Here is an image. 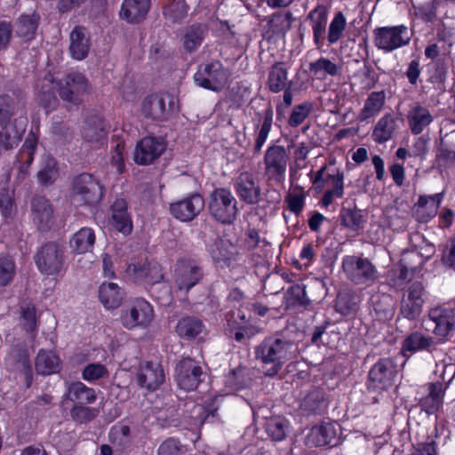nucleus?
Segmentation results:
<instances>
[{"instance_id":"a878e982","label":"nucleus","mask_w":455,"mask_h":455,"mask_svg":"<svg viewBox=\"0 0 455 455\" xmlns=\"http://www.w3.org/2000/svg\"><path fill=\"white\" fill-rule=\"evenodd\" d=\"M7 362L24 376L25 385L29 387L33 382V371L26 346L14 345L8 354Z\"/></svg>"},{"instance_id":"412c9836","label":"nucleus","mask_w":455,"mask_h":455,"mask_svg":"<svg viewBox=\"0 0 455 455\" xmlns=\"http://www.w3.org/2000/svg\"><path fill=\"white\" fill-rule=\"evenodd\" d=\"M236 195L246 204H256L261 200L260 188L253 174L242 172L234 184Z\"/></svg>"},{"instance_id":"473e14b6","label":"nucleus","mask_w":455,"mask_h":455,"mask_svg":"<svg viewBox=\"0 0 455 455\" xmlns=\"http://www.w3.org/2000/svg\"><path fill=\"white\" fill-rule=\"evenodd\" d=\"M210 254L220 267H230L236 260L238 251L235 244L220 239L212 245Z\"/></svg>"},{"instance_id":"a211bd4d","label":"nucleus","mask_w":455,"mask_h":455,"mask_svg":"<svg viewBox=\"0 0 455 455\" xmlns=\"http://www.w3.org/2000/svg\"><path fill=\"white\" fill-rule=\"evenodd\" d=\"M395 372V365L392 359H380L369 371L368 387L377 390L387 389L392 385Z\"/></svg>"},{"instance_id":"680f3d73","label":"nucleus","mask_w":455,"mask_h":455,"mask_svg":"<svg viewBox=\"0 0 455 455\" xmlns=\"http://www.w3.org/2000/svg\"><path fill=\"white\" fill-rule=\"evenodd\" d=\"M436 167L441 172L455 165V148H448L443 142L435 156Z\"/></svg>"},{"instance_id":"69168bd1","label":"nucleus","mask_w":455,"mask_h":455,"mask_svg":"<svg viewBox=\"0 0 455 455\" xmlns=\"http://www.w3.org/2000/svg\"><path fill=\"white\" fill-rule=\"evenodd\" d=\"M305 287L290 286L284 297L287 307L296 305L307 306L310 303L309 299L306 295Z\"/></svg>"},{"instance_id":"de8ad7c7","label":"nucleus","mask_w":455,"mask_h":455,"mask_svg":"<svg viewBox=\"0 0 455 455\" xmlns=\"http://www.w3.org/2000/svg\"><path fill=\"white\" fill-rule=\"evenodd\" d=\"M95 233L91 228H82L76 232L71 240L70 247L78 254L92 251L95 244Z\"/></svg>"},{"instance_id":"aec40b11","label":"nucleus","mask_w":455,"mask_h":455,"mask_svg":"<svg viewBox=\"0 0 455 455\" xmlns=\"http://www.w3.org/2000/svg\"><path fill=\"white\" fill-rule=\"evenodd\" d=\"M423 286H409L403 292L401 301V314L409 320L417 319L425 303Z\"/></svg>"},{"instance_id":"ea45409f","label":"nucleus","mask_w":455,"mask_h":455,"mask_svg":"<svg viewBox=\"0 0 455 455\" xmlns=\"http://www.w3.org/2000/svg\"><path fill=\"white\" fill-rule=\"evenodd\" d=\"M288 70L283 61L275 62L269 68L267 86L272 93H279L288 86Z\"/></svg>"},{"instance_id":"f704fd0d","label":"nucleus","mask_w":455,"mask_h":455,"mask_svg":"<svg viewBox=\"0 0 455 455\" xmlns=\"http://www.w3.org/2000/svg\"><path fill=\"white\" fill-rule=\"evenodd\" d=\"M434 117L428 108L416 105L407 114L408 126L413 135H419L433 122Z\"/></svg>"},{"instance_id":"423d86ee","label":"nucleus","mask_w":455,"mask_h":455,"mask_svg":"<svg viewBox=\"0 0 455 455\" xmlns=\"http://www.w3.org/2000/svg\"><path fill=\"white\" fill-rule=\"evenodd\" d=\"M209 213L224 225L235 222L238 215L237 201L228 188H215L209 197Z\"/></svg>"},{"instance_id":"cd10ccee","label":"nucleus","mask_w":455,"mask_h":455,"mask_svg":"<svg viewBox=\"0 0 455 455\" xmlns=\"http://www.w3.org/2000/svg\"><path fill=\"white\" fill-rule=\"evenodd\" d=\"M176 284H197L204 276L203 268L191 259H180L175 267Z\"/></svg>"},{"instance_id":"c85d7f7f","label":"nucleus","mask_w":455,"mask_h":455,"mask_svg":"<svg viewBox=\"0 0 455 455\" xmlns=\"http://www.w3.org/2000/svg\"><path fill=\"white\" fill-rule=\"evenodd\" d=\"M37 144V136L33 132H30L16 156L15 165L19 170V178L24 179L28 174V170L34 161Z\"/></svg>"},{"instance_id":"7c9ffc66","label":"nucleus","mask_w":455,"mask_h":455,"mask_svg":"<svg viewBox=\"0 0 455 455\" xmlns=\"http://www.w3.org/2000/svg\"><path fill=\"white\" fill-rule=\"evenodd\" d=\"M437 343L438 341H436L434 337L425 334L420 331H415L403 339L402 343V352L403 355H406L407 352L410 354L422 350L433 352Z\"/></svg>"},{"instance_id":"a18cd8bd","label":"nucleus","mask_w":455,"mask_h":455,"mask_svg":"<svg viewBox=\"0 0 455 455\" xmlns=\"http://www.w3.org/2000/svg\"><path fill=\"white\" fill-rule=\"evenodd\" d=\"M340 68L330 59L320 57L308 64L311 76L317 80H325L328 76H336Z\"/></svg>"},{"instance_id":"bf43d9fd","label":"nucleus","mask_w":455,"mask_h":455,"mask_svg":"<svg viewBox=\"0 0 455 455\" xmlns=\"http://www.w3.org/2000/svg\"><path fill=\"white\" fill-rule=\"evenodd\" d=\"M314 110V103L312 101H304L295 105L290 116L287 119V124L291 128H297L304 123Z\"/></svg>"},{"instance_id":"1a4fd4ad","label":"nucleus","mask_w":455,"mask_h":455,"mask_svg":"<svg viewBox=\"0 0 455 455\" xmlns=\"http://www.w3.org/2000/svg\"><path fill=\"white\" fill-rule=\"evenodd\" d=\"M342 269L347 279L356 284L373 283L379 278V272L375 265L368 258L362 256H344Z\"/></svg>"},{"instance_id":"3c124183","label":"nucleus","mask_w":455,"mask_h":455,"mask_svg":"<svg viewBox=\"0 0 455 455\" xmlns=\"http://www.w3.org/2000/svg\"><path fill=\"white\" fill-rule=\"evenodd\" d=\"M410 245L412 251L420 256L421 260H425V263L427 262L436 251L435 244L428 241L425 235L420 232H415L411 235Z\"/></svg>"},{"instance_id":"dca6fc26","label":"nucleus","mask_w":455,"mask_h":455,"mask_svg":"<svg viewBox=\"0 0 455 455\" xmlns=\"http://www.w3.org/2000/svg\"><path fill=\"white\" fill-rule=\"evenodd\" d=\"M153 318V307L143 299H137L132 302L122 316L123 324L130 330L137 327L145 328L150 324Z\"/></svg>"},{"instance_id":"f8f14e48","label":"nucleus","mask_w":455,"mask_h":455,"mask_svg":"<svg viewBox=\"0 0 455 455\" xmlns=\"http://www.w3.org/2000/svg\"><path fill=\"white\" fill-rule=\"evenodd\" d=\"M166 140L162 136L148 135L136 143L133 152V161L138 165H150L165 152Z\"/></svg>"},{"instance_id":"2f4dec72","label":"nucleus","mask_w":455,"mask_h":455,"mask_svg":"<svg viewBox=\"0 0 455 455\" xmlns=\"http://www.w3.org/2000/svg\"><path fill=\"white\" fill-rule=\"evenodd\" d=\"M397 129V118L391 113H386L373 127L371 138L377 144H385L392 140Z\"/></svg>"},{"instance_id":"bb28decb","label":"nucleus","mask_w":455,"mask_h":455,"mask_svg":"<svg viewBox=\"0 0 455 455\" xmlns=\"http://www.w3.org/2000/svg\"><path fill=\"white\" fill-rule=\"evenodd\" d=\"M424 265L425 260H421L420 256L412 250L404 251L397 266L394 268V273L398 279L410 282L421 272Z\"/></svg>"},{"instance_id":"58836bf2","label":"nucleus","mask_w":455,"mask_h":455,"mask_svg":"<svg viewBox=\"0 0 455 455\" xmlns=\"http://www.w3.org/2000/svg\"><path fill=\"white\" fill-rule=\"evenodd\" d=\"M40 16L34 12L31 14L22 13L16 20L17 36L30 42L36 38V31L39 26Z\"/></svg>"},{"instance_id":"4be33fe9","label":"nucleus","mask_w":455,"mask_h":455,"mask_svg":"<svg viewBox=\"0 0 455 455\" xmlns=\"http://www.w3.org/2000/svg\"><path fill=\"white\" fill-rule=\"evenodd\" d=\"M31 215L33 222L41 232L51 229L53 220V206L44 196H36L31 201Z\"/></svg>"},{"instance_id":"9d476101","label":"nucleus","mask_w":455,"mask_h":455,"mask_svg":"<svg viewBox=\"0 0 455 455\" xmlns=\"http://www.w3.org/2000/svg\"><path fill=\"white\" fill-rule=\"evenodd\" d=\"M90 84L87 77L80 72H70L63 80H59V95L70 106L78 107L83 102V96L89 92Z\"/></svg>"},{"instance_id":"c03bdc74","label":"nucleus","mask_w":455,"mask_h":455,"mask_svg":"<svg viewBox=\"0 0 455 455\" xmlns=\"http://www.w3.org/2000/svg\"><path fill=\"white\" fill-rule=\"evenodd\" d=\"M65 396L76 404L92 403L97 397L94 389L86 387L80 381L68 384Z\"/></svg>"},{"instance_id":"49530a36","label":"nucleus","mask_w":455,"mask_h":455,"mask_svg":"<svg viewBox=\"0 0 455 455\" xmlns=\"http://www.w3.org/2000/svg\"><path fill=\"white\" fill-rule=\"evenodd\" d=\"M325 407V395L319 388L310 390L300 402V410L306 415L320 413Z\"/></svg>"},{"instance_id":"39448f33","label":"nucleus","mask_w":455,"mask_h":455,"mask_svg":"<svg viewBox=\"0 0 455 455\" xmlns=\"http://www.w3.org/2000/svg\"><path fill=\"white\" fill-rule=\"evenodd\" d=\"M230 76L229 69L220 60H212L198 66L194 81L201 88L220 92L226 87Z\"/></svg>"},{"instance_id":"79ce46f5","label":"nucleus","mask_w":455,"mask_h":455,"mask_svg":"<svg viewBox=\"0 0 455 455\" xmlns=\"http://www.w3.org/2000/svg\"><path fill=\"white\" fill-rule=\"evenodd\" d=\"M444 195L445 192L442 191L440 193H435L430 196L420 195L419 196L418 201L415 204V206L418 209H427V212L420 217V221L428 222L437 215L438 209L440 208L443 201Z\"/></svg>"},{"instance_id":"603ef678","label":"nucleus","mask_w":455,"mask_h":455,"mask_svg":"<svg viewBox=\"0 0 455 455\" xmlns=\"http://www.w3.org/2000/svg\"><path fill=\"white\" fill-rule=\"evenodd\" d=\"M335 437L333 427L331 424L315 426L311 428L307 440L314 446H325L331 444Z\"/></svg>"},{"instance_id":"7ed1b4c3","label":"nucleus","mask_w":455,"mask_h":455,"mask_svg":"<svg viewBox=\"0 0 455 455\" xmlns=\"http://www.w3.org/2000/svg\"><path fill=\"white\" fill-rule=\"evenodd\" d=\"M327 165L322 166L316 172L311 171L308 174L310 181L315 186L316 192L323 191L324 185L331 187L326 189L319 201L322 207L330 206L335 198L344 196V172L339 168L333 169L331 172H327Z\"/></svg>"},{"instance_id":"09e8293b","label":"nucleus","mask_w":455,"mask_h":455,"mask_svg":"<svg viewBox=\"0 0 455 455\" xmlns=\"http://www.w3.org/2000/svg\"><path fill=\"white\" fill-rule=\"evenodd\" d=\"M59 172L57 160L50 155H44L41 159L40 170L36 174L37 180L43 186L53 184L59 177Z\"/></svg>"},{"instance_id":"5fc2aeb1","label":"nucleus","mask_w":455,"mask_h":455,"mask_svg":"<svg viewBox=\"0 0 455 455\" xmlns=\"http://www.w3.org/2000/svg\"><path fill=\"white\" fill-rule=\"evenodd\" d=\"M205 29L201 24L191 25L183 36V47L188 52H196L202 44Z\"/></svg>"},{"instance_id":"20e7f679","label":"nucleus","mask_w":455,"mask_h":455,"mask_svg":"<svg viewBox=\"0 0 455 455\" xmlns=\"http://www.w3.org/2000/svg\"><path fill=\"white\" fill-rule=\"evenodd\" d=\"M70 193L80 205L93 207L103 199L104 186L94 175L82 172L73 177Z\"/></svg>"},{"instance_id":"2eb2a0df","label":"nucleus","mask_w":455,"mask_h":455,"mask_svg":"<svg viewBox=\"0 0 455 455\" xmlns=\"http://www.w3.org/2000/svg\"><path fill=\"white\" fill-rule=\"evenodd\" d=\"M288 154L283 146L271 145L267 147L264 156L265 175L268 180L280 182L284 179Z\"/></svg>"},{"instance_id":"c756f323","label":"nucleus","mask_w":455,"mask_h":455,"mask_svg":"<svg viewBox=\"0 0 455 455\" xmlns=\"http://www.w3.org/2000/svg\"><path fill=\"white\" fill-rule=\"evenodd\" d=\"M69 54L73 60H83L90 52L91 38L86 33V28L83 26L76 25L74 27L69 35Z\"/></svg>"},{"instance_id":"13d9d810","label":"nucleus","mask_w":455,"mask_h":455,"mask_svg":"<svg viewBox=\"0 0 455 455\" xmlns=\"http://www.w3.org/2000/svg\"><path fill=\"white\" fill-rule=\"evenodd\" d=\"M289 422L282 417L267 419L265 424L267 434L274 441H282L286 437Z\"/></svg>"},{"instance_id":"052dcab7","label":"nucleus","mask_w":455,"mask_h":455,"mask_svg":"<svg viewBox=\"0 0 455 455\" xmlns=\"http://www.w3.org/2000/svg\"><path fill=\"white\" fill-rule=\"evenodd\" d=\"M295 189L299 190V193H289L284 198V203L291 213L299 217L305 208L307 195L304 188L299 185Z\"/></svg>"},{"instance_id":"5701e85b","label":"nucleus","mask_w":455,"mask_h":455,"mask_svg":"<svg viewBox=\"0 0 455 455\" xmlns=\"http://www.w3.org/2000/svg\"><path fill=\"white\" fill-rule=\"evenodd\" d=\"M165 379L164 371L158 363L145 362L137 372V382L148 390L157 389Z\"/></svg>"},{"instance_id":"ddd939ff","label":"nucleus","mask_w":455,"mask_h":455,"mask_svg":"<svg viewBox=\"0 0 455 455\" xmlns=\"http://www.w3.org/2000/svg\"><path fill=\"white\" fill-rule=\"evenodd\" d=\"M204 371L199 363L191 357H184L175 367V380L180 388L192 391L203 381Z\"/></svg>"},{"instance_id":"9b49d317","label":"nucleus","mask_w":455,"mask_h":455,"mask_svg":"<svg viewBox=\"0 0 455 455\" xmlns=\"http://www.w3.org/2000/svg\"><path fill=\"white\" fill-rule=\"evenodd\" d=\"M124 276L132 282L148 278L151 284H156L164 278L161 266L156 261H150L146 255L132 258L127 263Z\"/></svg>"},{"instance_id":"4c0bfd02","label":"nucleus","mask_w":455,"mask_h":455,"mask_svg":"<svg viewBox=\"0 0 455 455\" xmlns=\"http://www.w3.org/2000/svg\"><path fill=\"white\" fill-rule=\"evenodd\" d=\"M35 368L44 376L57 373L60 370V359L52 351L40 349L35 359Z\"/></svg>"},{"instance_id":"a19ab883","label":"nucleus","mask_w":455,"mask_h":455,"mask_svg":"<svg viewBox=\"0 0 455 455\" xmlns=\"http://www.w3.org/2000/svg\"><path fill=\"white\" fill-rule=\"evenodd\" d=\"M386 102V92L384 90L371 92L364 101L363 108L358 115L360 122H365L375 117L382 110Z\"/></svg>"},{"instance_id":"0e129e2a","label":"nucleus","mask_w":455,"mask_h":455,"mask_svg":"<svg viewBox=\"0 0 455 455\" xmlns=\"http://www.w3.org/2000/svg\"><path fill=\"white\" fill-rule=\"evenodd\" d=\"M16 275V264L8 255H0V284H10Z\"/></svg>"},{"instance_id":"0eeeda50","label":"nucleus","mask_w":455,"mask_h":455,"mask_svg":"<svg viewBox=\"0 0 455 455\" xmlns=\"http://www.w3.org/2000/svg\"><path fill=\"white\" fill-rule=\"evenodd\" d=\"M34 259L41 274L58 275L64 267V247L56 242H46L38 248Z\"/></svg>"},{"instance_id":"6e6d98bb","label":"nucleus","mask_w":455,"mask_h":455,"mask_svg":"<svg viewBox=\"0 0 455 455\" xmlns=\"http://www.w3.org/2000/svg\"><path fill=\"white\" fill-rule=\"evenodd\" d=\"M204 324L198 318L188 316L180 319L176 326L179 336L185 339H193L203 331Z\"/></svg>"},{"instance_id":"774afa93","label":"nucleus","mask_w":455,"mask_h":455,"mask_svg":"<svg viewBox=\"0 0 455 455\" xmlns=\"http://www.w3.org/2000/svg\"><path fill=\"white\" fill-rule=\"evenodd\" d=\"M359 72L362 73L363 76V79L361 82L363 88L366 91L373 89L379 82V75L375 72L372 65L368 62H364L363 67Z\"/></svg>"},{"instance_id":"f03ea898","label":"nucleus","mask_w":455,"mask_h":455,"mask_svg":"<svg viewBox=\"0 0 455 455\" xmlns=\"http://www.w3.org/2000/svg\"><path fill=\"white\" fill-rule=\"evenodd\" d=\"M298 346L284 337H268L255 347V355L265 365H270L265 374L275 376L283 365L296 357Z\"/></svg>"},{"instance_id":"864d4df0","label":"nucleus","mask_w":455,"mask_h":455,"mask_svg":"<svg viewBox=\"0 0 455 455\" xmlns=\"http://www.w3.org/2000/svg\"><path fill=\"white\" fill-rule=\"evenodd\" d=\"M124 297V293L119 286H100L99 299L107 309L117 308Z\"/></svg>"},{"instance_id":"e2e57ef3","label":"nucleus","mask_w":455,"mask_h":455,"mask_svg":"<svg viewBox=\"0 0 455 455\" xmlns=\"http://www.w3.org/2000/svg\"><path fill=\"white\" fill-rule=\"evenodd\" d=\"M359 298L347 291H340L336 299V310L342 315H348L355 310Z\"/></svg>"},{"instance_id":"72a5a7b5","label":"nucleus","mask_w":455,"mask_h":455,"mask_svg":"<svg viewBox=\"0 0 455 455\" xmlns=\"http://www.w3.org/2000/svg\"><path fill=\"white\" fill-rule=\"evenodd\" d=\"M142 115L153 121L166 120L165 100L159 93H151L146 96L141 103Z\"/></svg>"},{"instance_id":"6e6552de","label":"nucleus","mask_w":455,"mask_h":455,"mask_svg":"<svg viewBox=\"0 0 455 455\" xmlns=\"http://www.w3.org/2000/svg\"><path fill=\"white\" fill-rule=\"evenodd\" d=\"M373 35L375 46L384 52H392L408 45L411 38L404 24L376 28Z\"/></svg>"},{"instance_id":"4468645a","label":"nucleus","mask_w":455,"mask_h":455,"mask_svg":"<svg viewBox=\"0 0 455 455\" xmlns=\"http://www.w3.org/2000/svg\"><path fill=\"white\" fill-rule=\"evenodd\" d=\"M429 319L435 323L433 333L438 342L449 340L455 331V309L444 306H436L428 311Z\"/></svg>"},{"instance_id":"338daca9","label":"nucleus","mask_w":455,"mask_h":455,"mask_svg":"<svg viewBox=\"0 0 455 455\" xmlns=\"http://www.w3.org/2000/svg\"><path fill=\"white\" fill-rule=\"evenodd\" d=\"M98 415V410L84 406V404H76L70 410L71 418L79 423H86L92 420Z\"/></svg>"},{"instance_id":"b1692460","label":"nucleus","mask_w":455,"mask_h":455,"mask_svg":"<svg viewBox=\"0 0 455 455\" xmlns=\"http://www.w3.org/2000/svg\"><path fill=\"white\" fill-rule=\"evenodd\" d=\"M150 7V0H124L119 17L128 24L138 25L146 20Z\"/></svg>"},{"instance_id":"e433bc0d","label":"nucleus","mask_w":455,"mask_h":455,"mask_svg":"<svg viewBox=\"0 0 455 455\" xmlns=\"http://www.w3.org/2000/svg\"><path fill=\"white\" fill-rule=\"evenodd\" d=\"M339 220L341 227L349 231L358 233L364 228L367 221V215L355 205L353 208L342 207L339 214Z\"/></svg>"},{"instance_id":"f3484780","label":"nucleus","mask_w":455,"mask_h":455,"mask_svg":"<svg viewBox=\"0 0 455 455\" xmlns=\"http://www.w3.org/2000/svg\"><path fill=\"white\" fill-rule=\"evenodd\" d=\"M204 207V197L199 193L194 192L181 200L170 204L169 211L174 219L188 222L193 220Z\"/></svg>"},{"instance_id":"f257e3e1","label":"nucleus","mask_w":455,"mask_h":455,"mask_svg":"<svg viewBox=\"0 0 455 455\" xmlns=\"http://www.w3.org/2000/svg\"><path fill=\"white\" fill-rule=\"evenodd\" d=\"M330 8L324 4H317L306 16L313 36L314 45L317 50L324 46L338 44L343 37L347 28V18L340 11L334 13L328 23Z\"/></svg>"},{"instance_id":"c9c22d12","label":"nucleus","mask_w":455,"mask_h":455,"mask_svg":"<svg viewBox=\"0 0 455 455\" xmlns=\"http://www.w3.org/2000/svg\"><path fill=\"white\" fill-rule=\"evenodd\" d=\"M261 123L256 125L257 134L254 142V154L261 151L272 129L274 110L270 104L261 111L256 112Z\"/></svg>"},{"instance_id":"393cba45","label":"nucleus","mask_w":455,"mask_h":455,"mask_svg":"<svg viewBox=\"0 0 455 455\" xmlns=\"http://www.w3.org/2000/svg\"><path fill=\"white\" fill-rule=\"evenodd\" d=\"M110 220L112 226L124 235H129L133 229L131 213L128 212V203L124 198H116L110 205Z\"/></svg>"},{"instance_id":"6ab92c4d","label":"nucleus","mask_w":455,"mask_h":455,"mask_svg":"<svg viewBox=\"0 0 455 455\" xmlns=\"http://www.w3.org/2000/svg\"><path fill=\"white\" fill-rule=\"evenodd\" d=\"M36 100L46 113L55 110L59 106V80L54 77L52 72H48L38 82Z\"/></svg>"},{"instance_id":"8fccbe9b","label":"nucleus","mask_w":455,"mask_h":455,"mask_svg":"<svg viewBox=\"0 0 455 455\" xmlns=\"http://www.w3.org/2000/svg\"><path fill=\"white\" fill-rule=\"evenodd\" d=\"M449 73V65L445 59H439L427 64V81L441 88L444 86Z\"/></svg>"},{"instance_id":"37998d69","label":"nucleus","mask_w":455,"mask_h":455,"mask_svg":"<svg viewBox=\"0 0 455 455\" xmlns=\"http://www.w3.org/2000/svg\"><path fill=\"white\" fill-rule=\"evenodd\" d=\"M20 108L18 97L8 93L0 94V128L7 129Z\"/></svg>"},{"instance_id":"4d7b16f0","label":"nucleus","mask_w":455,"mask_h":455,"mask_svg":"<svg viewBox=\"0 0 455 455\" xmlns=\"http://www.w3.org/2000/svg\"><path fill=\"white\" fill-rule=\"evenodd\" d=\"M294 20L293 14L291 11L286 12H276L270 17L267 27L275 35L285 34L290 30Z\"/></svg>"}]
</instances>
